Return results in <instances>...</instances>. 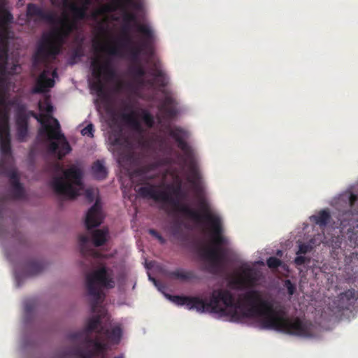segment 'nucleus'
I'll return each mask as SVG.
<instances>
[{
  "instance_id": "9",
  "label": "nucleus",
  "mask_w": 358,
  "mask_h": 358,
  "mask_svg": "<svg viewBox=\"0 0 358 358\" xmlns=\"http://www.w3.org/2000/svg\"><path fill=\"white\" fill-rule=\"evenodd\" d=\"M129 73L140 87L145 85L152 87L155 84H157L159 87H165L168 85V78L166 74L158 66L157 64H155L154 66L151 69L150 75L154 77V79L152 80H145L144 79L145 70L139 63H135V64L129 66Z\"/></svg>"
},
{
  "instance_id": "37",
  "label": "nucleus",
  "mask_w": 358,
  "mask_h": 358,
  "mask_svg": "<svg viewBox=\"0 0 358 358\" xmlns=\"http://www.w3.org/2000/svg\"><path fill=\"white\" fill-rule=\"evenodd\" d=\"M39 109L50 114L53 111V106L49 99H45L43 103H39Z\"/></svg>"
},
{
  "instance_id": "11",
  "label": "nucleus",
  "mask_w": 358,
  "mask_h": 358,
  "mask_svg": "<svg viewBox=\"0 0 358 358\" xmlns=\"http://www.w3.org/2000/svg\"><path fill=\"white\" fill-rule=\"evenodd\" d=\"M112 144L115 146L119 152L121 161L129 165H138L140 164L142 155L134 150L133 143L131 140L123 136L120 133L110 136Z\"/></svg>"
},
{
  "instance_id": "61",
  "label": "nucleus",
  "mask_w": 358,
  "mask_h": 358,
  "mask_svg": "<svg viewBox=\"0 0 358 358\" xmlns=\"http://www.w3.org/2000/svg\"><path fill=\"white\" fill-rule=\"evenodd\" d=\"M113 358H124V357L122 355H118V356L114 357Z\"/></svg>"
},
{
  "instance_id": "2",
  "label": "nucleus",
  "mask_w": 358,
  "mask_h": 358,
  "mask_svg": "<svg viewBox=\"0 0 358 358\" xmlns=\"http://www.w3.org/2000/svg\"><path fill=\"white\" fill-rule=\"evenodd\" d=\"M168 133L176 141L178 148L184 154L185 162L189 164V173L187 180L192 184L199 198V207L203 214L190 208L187 204L180 203L178 200L174 199L169 192L159 189L153 185L148 184L141 187L138 189L137 192L143 198L152 199L156 202L172 205L176 211L182 213L196 222L206 221L210 224L212 231L213 247L201 248L200 255L209 262L205 270L215 273L222 267L225 259V251L222 246L227 243V238L222 235L221 220L219 216L210 213V206L203 196V189L201 184V176L194 160V150L186 141L189 137L188 132L180 127H175L173 128L169 127Z\"/></svg>"
},
{
  "instance_id": "17",
  "label": "nucleus",
  "mask_w": 358,
  "mask_h": 358,
  "mask_svg": "<svg viewBox=\"0 0 358 358\" xmlns=\"http://www.w3.org/2000/svg\"><path fill=\"white\" fill-rule=\"evenodd\" d=\"M28 116L23 110L16 114L17 138L19 141H25L28 134Z\"/></svg>"
},
{
  "instance_id": "29",
  "label": "nucleus",
  "mask_w": 358,
  "mask_h": 358,
  "mask_svg": "<svg viewBox=\"0 0 358 358\" xmlns=\"http://www.w3.org/2000/svg\"><path fill=\"white\" fill-rule=\"evenodd\" d=\"M183 223L179 219L173 220L169 228L171 234L176 239L182 240L184 238L182 231Z\"/></svg>"
},
{
  "instance_id": "26",
  "label": "nucleus",
  "mask_w": 358,
  "mask_h": 358,
  "mask_svg": "<svg viewBox=\"0 0 358 358\" xmlns=\"http://www.w3.org/2000/svg\"><path fill=\"white\" fill-rule=\"evenodd\" d=\"M108 229H94L92 231V239L94 246H102L107 241Z\"/></svg>"
},
{
  "instance_id": "3",
  "label": "nucleus",
  "mask_w": 358,
  "mask_h": 358,
  "mask_svg": "<svg viewBox=\"0 0 358 358\" xmlns=\"http://www.w3.org/2000/svg\"><path fill=\"white\" fill-rule=\"evenodd\" d=\"M115 281L111 274H109L106 266H101L86 276V288L87 294L91 297L90 304L91 312L94 315L90 317L87 322L85 329L82 331L75 332L70 335L72 340H80L83 337L95 331L102 334L104 327L101 325V320L105 317L106 310L101 306L105 295L101 288H113Z\"/></svg>"
},
{
  "instance_id": "39",
  "label": "nucleus",
  "mask_w": 358,
  "mask_h": 358,
  "mask_svg": "<svg viewBox=\"0 0 358 358\" xmlns=\"http://www.w3.org/2000/svg\"><path fill=\"white\" fill-rule=\"evenodd\" d=\"M172 192L174 195L179 198H185L187 196L186 192L182 189L180 184H178L176 187L172 188Z\"/></svg>"
},
{
  "instance_id": "21",
  "label": "nucleus",
  "mask_w": 358,
  "mask_h": 358,
  "mask_svg": "<svg viewBox=\"0 0 358 358\" xmlns=\"http://www.w3.org/2000/svg\"><path fill=\"white\" fill-rule=\"evenodd\" d=\"M10 182L11 185V194L15 199H21L24 196V190L20 182V178L15 171L10 174Z\"/></svg>"
},
{
  "instance_id": "23",
  "label": "nucleus",
  "mask_w": 358,
  "mask_h": 358,
  "mask_svg": "<svg viewBox=\"0 0 358 358\" xmlns=\"http://www.w3.org/2000/svg\"><path fill=\"white\" fill-rule=\"evenodd\" d=\"M80 252L85 257H98L99 253L94 248L89 245V236L85 234L79 236Z\"/></svg>"
},
{
  "instance_id": "36",
  "label": "nucleus",
  "mask_w": 358,
  "mask_h": 358,
  "mask_svg": "<svg viewBox=\"0 0 358 358\" xmlns=\"http://www.w3.org/2000/svg\"><path fill=\"white\" fill-rule=\"evenodd\" d=\"M13 20V15L10 12L6 9L0 10V23L1 24H6L10 22Z\"/></svg>"
},
{
  "instance_id": "8",
  "label": "nucleus",
  "mask_w": 358,
  "mask_h": 358,
  "mask_svg": "<svg viewBox=\"0 0 358 358\" xmlns=\"http://www.w3.org/2000/svg\"><path fill=\"white\" fill-rule=\"evenodd\" d=\"M137 31L143 36L139 44L134 45L133 41L131 43H127L122 38L124 43H120L121 46L132 45L129 48V53L134 63H139L141 55H152L154 52L155 34L151 27L147 24H138Z\"/></svg>"
},
{
  "instance_id": "5",
  "label": "nucleus",
  "mask_w": 358,
  "mask_h": 358,
  "mask_svg": "<svg viewBox=\"0 0 358 358\" xmlns=\"http://www.w3.org/2000/svg\"><path fill=\"white\" fill-rule=\"evenodd\" d=\"M60 27L55 29L50 36H43L37 47L36 58L47 63L54 59L61 52V47L76 29V22L70 21L65 15L59 21Z\"/></svg>"
},
{
  "instance_id": "32",
  "label": "nucleus",
  "mask_w": 358,
  "mask_h": 358,
  "mask_svg": "<svg viewBox=\"0 0 358 358\" xmlns=\"http://www.w3.org/2000/svg\"><path fill=\"white\" fill-rule=\"evenodd\" d=\"M252 269L250 268H245L243 269V276L239 278L235 281V283L238 285H244L246 284V282H251L252 281Z\"/></svg>"
},
{
  "instance_id": "51",
  "label": "nucleus",
  "mask_w": 358,
  "mask_h": 358,
  "mask_svg": "<svg viewBox=\"0 0 358 358\" xmlns=\"http://www.w3.org/2000/svg\"><path fill=\"white\" fill-rule=\"evenodd\" d=\"M51 4L55 6H58L59 5V0H51Z\"/></svg>"
},
{
  "instance_id": "16",
  "label": "nucleus",
  "mask_w": 358,
  "mask_h": 358,
  "mask_svg": "<svg viewBox=\"0 0 358 358\" xmlns=\"http://www.w3.org/2000/svg\"><path fill=\"white\" fill-rule=\"evenodd\" d=\"M27 16L29 19H34V21L40 20L52 22L55 18L52 13L45 12L41 6L33 3L27 4Z\"/></svg>"
},
{
  "instance_id": "7",
  "label": "nucleus",
  "mask_w": 358,
  "mask_h": 358,
  "mask_svg": "<svg viewBox=\"0 0 358 358\" xmlns=\"http://www.w3.org/2000/svg\"><path fill=\"white\" fill-rule=\"evenodd\" d=\"M36 119L41 123L42 127L39 129V134L47 136L48 139L52 140L48 145V152L53 155H57L59 159H62L67 154L71 151L70 144L67 141L64 135L61 131L60 124L58 120L48 115V119L52 118L54 126L48 123V120H44L43 115H35Z\"/></svg>"
},
{
  "instance_id": "45",
  "label": "nucleus",
  "mask_w": 358,
  "mask_h": 358,
  "mask_svg": "<svg viewBox=\"0 0 358 358\" xmlns=\"http://www.w3.org/2000/svg\"><path fill=\"white\" fill-rule=\"evenodd\" d=\"M35 308V303L32 301H28L24 303V311L29 314L31 313Z\"/></svg>"
},
{
  "instance_id": "19",
  "label": "nucleus",
  "mask_w": 358,
  "mask_h": 358,
  "mask_svg": "<svg viewBox=\"0 0 358 358\" xmlns=\"http://www.w3.org/2000/svg\"><path fill=\"white\" fill-rule=\"evenodd\" d=\"M63 5L64 7L69 8L71 10L73 14V19L70 20V21H74L76 22V29L77 22L78 20H85L87 17V6H78L74 3H71L69 0H63Z\"/></svg>"
},
{
  "instance_id": "10",
  "label": "nucleus",
  "mask_w": 358,
  "mask_h": 358,
  "mask_svg": "<svg viewBox=\"0 0 358 358\" xmlns=\"http://www.w3.org/2000/svg\"><path fill=\"white\" fill-rule=\"evenodd\" d=\"M91 68L92 76L96 79L91 84V88L96 90L98 94H102L104 87L101 78L103 77L108 80H113L116 77V72L109 59L102 63L98 58H94L91 62Z\"/></svg>"
},
{
  "instance_id": "4",
  "label": "nucleus",
  "mask_w": 358,
  "mask_h": 358,
  "mask_svg": "<svg viewBox=\"0 0 358 358\" xmlns=\"http://www.w3.org/2000/svg\"><path fill=\"white\" fill-rule=\"evenodd\" d=\"M8 43L6 40L0 39V150L3 155L11 153L10 135L9 128V112L6 100V79L7 73L14 74L20 69L17 64H13L9 72L8 69Z\"/></svg>"
},
{
  "instance_id": "31",
  "label": "nucleus",
  "mask_w": 358,
  "mask_h": 358,
  "mask_svg": "<svg viewBox=\"0 0 358 358\" xmlns=\"http://www.w3.org/2000/svg\"><path fill=\"white\" fill-rule=\"evenodd\" d=\"M26 268L28 275H34L43 270L44 264L41 262L30 261L27 264Z\"/></svg>"
},
{
  "instance_id": "54",
  "label": "nucleus",
  "mask_w": 358,
  "mask_h": 358,
  "mask_svg": "<svg viewBox=\"0 0 358 358\" xmlns=\"http://www.w3.org/2000/svg\"><path fill=\"white\" fill-rule=\"evenodd\" d=\"M3 169H4V164L2 162H0V173H3Z\"/></svg>"
},
{
  "instance_id": "43",
  "label": "nucleus",
  "mask_w": 358,
  "mask_h": 358,
  "mask_svg": "<svg viewBox=\"0 0 358 358\" xmlns=\"http://www.w3.org/2000/svg\"><path fill=\"white\" fill-rule=\"evenodd\" d=\"M124 3L127 6L132 7L136 10H140L142 9V3L139 1H137L136 0H132V1H127Z\"/></svg>"
},
{
  "instance_id": "60",
  "label": "nucleus",
  "mask_w": 358,
  "mask_h": 358,
  "mask_svg": "<svg viewBox=\"0 0 358 358\" xmlns=\"http://www.w3.org/2000/svg\"><path fill=\"white\" fill-rule=\"evenodd\" d=\"M101 13V10H98V11H96V12L94 14V17L97 16V15H98L99 14H100Z\"/></svg>"
},
{
  "instance_id": "34",
  "label": "nucleus",
  "mask_w": 358,
  "mask_h": 358,
  "mask_svg": "<svg viewBox=\"0 0 358 358\" xmlns=\"http://www.w3.org/2000/svg\"><path fill=\"white\" fill-rule=\"evenodd\" d=\"M156 168V165L155 164H149L141 167L137 168L134 171V175L139 177H144L145 174L149 173L150 171L154 170Z\"/></svg>"
},
{
  "instance_id": "47",
  "label": "nucleus",
  "mask_w": 358,
  "mask_h": 358,
  "mask_svg": "<svg viewBox=\"0 0 358 358\" xmlns=\"http://www.w3.org/2000/svg\"><path fill=\"white\" fill-rule=\"evenodd\" d=\"M285 286L287 289V292L289 295H292L295 291V287L294 285L291 282L290 280H287L285 281Z\"/></svg>"
},
{
  "instance_id": "50",
  "label": "nucleus",
  "mask_w": 358,
  "mask_h": 358,
  "mask_svg": "<svg viewBox=\"0 0 358 358\" xmlns=\"http://www.w3.org/2000/svg\"><path fill=\"white\" fill-rule=\"evenodd\" d=\"M123 87H124V83L122 82H119L117 85V90L118 91H120L123 89Z\"/></svg>"
},
{
  "instance_id": "25",
  "label": "nucleus",
  "mask_w": 358,
  "mask_h": 358,
  "mask_svg": "<svg viewBox=\"0 0 358 358\" xmlns=\"http://www.w3.org/2000/svg\"><path fill=\"white\" fill-rule=\"evenodd\" d=\"M169 277L173 279L181 280H190L197 278V276L192 271H185L182 268H178L175 271H171L168 274Z\"/></svg>"
},
{
  "instance_id": "44",
  "label": "nucleus",
  "mask_w": 358,
  "mask_h": 358,
  "mask_svg": "<svg viewBox=\"0 0 358 358\" xmlns=\"http://www.w3.org/2000/svg\"><path fill=\"white\" fill-rule=\"evenodd\" d=\"M309 261V258L299 255L294 259V264H296V266H302L305 263L308 262Z\"/></svg>"
},
{
  "instance_id": "18",
  "label": "nucleus",
  "mask_w": 358,
  "mask_h": 358,
  "mask_svg": "<svg viewBox=\"0 0 358 358\" xmlns=\"http://www.w3.org/2000/svg\"><path fill=\"white\" fill-rule=\"evenodd\" d=\"M175 103V100L171 95L165 94L159 106V110L166 119L171 120L177 115Z\"/></svg>"
},
{
  "instance_id": "63",
  "label": "nucleus",
  "mask_w": 358,
  "mask_h": 358,
  "mask_svg": "<svg viewBox=\"0 0 358 358\" xmlns=\"http://www.w3.org/2000/svg\"><path fill=\"white\" fill-rule=\"evenodd\" d=\"M92 358H95V357H92Z\"/></svg>"
},
{
  "instance_id": "6",
  "label": "nucleus",
  "mask_w": 358,
  "mask_h": 358,
  "mask_svg": "<svg viewBox=\"0 0 358 358\" xmlns=\"http://www.w3.org/2000/svg\"><path fill=\"white\" fill-rule=\"evenodd\" d=\"M82 178V171L76 166H71L64 171L63 176L54 177L50 185L57 195L74 199L84 188Z\"/></svg>"
},
{
  "instance_id": "56",
  "label": "nucleus",
  "mask_w": 358,
  "mask_h": 358,
  "mask_svg": "<svg viewBox=\"0 0 358 358\" xmlns=\"http://www.w3.org/2000/svg\"><path fill=\"white\" fill-rule=\"evenodd\" d=\"M120 3H124L127 1H132V0H117Z\"/></svg>"
},
{
  "instance_id": "52",
  "label": "nucleus",
  "mask_w": 358,
  "mask_h": 358,
  "mask_svg": "<svg viewBox=\"0 0 358 358\" xmlns=\"http://www.w3.org/2000/svg\"><path fill=\"white\" fill-rule=\"evenodd\" d=\"M159 145H169V143L166 142V140L164 139H161L159 141Z\"/></svg>"
},
{
  "instance_id": "28",
  "label": "nucleus",
  "mask_w": 358,
  "mask_h": 358,
  "mask_svg": "<svg viewBox=\"0 0 358 358\" xmlns=\"http://www.w3.org/2000/svg\"><path fill=\"white\" fill-rule=\"evenodd\" d=\"M92 172L93 176L96 179L99 180L106 178L108 173L106 168L101 160H96L93 163L92 166Z\"/></svg>"
},
{
  "instance_id": "53",
  "label": "nucleus",
  "mask_w": 358,
  "mask_h": 358,
  "mask_svg": "<svg viewBox=\"0 0 358 358\" xmlns=\"http://www.w3.org/2000/svg\"><path fill=\"white\" fill-rule=\"evenodd\" d=\"M91 0H84L82 6H86L87 7L90 5Z\"/></svg>"
},
{
  "instance_id": "58",
  "label": "nucleus",
  "mask_w": 358,
  "mask_h": 358,
  "mask_svg": "<svg viewBox=\"0 0 358 358\" xmlns=\"http://www.w3.org/2000/svg\"><path fill=\"white\" fill-rule=\"evenodd\" d=\"M17 236L19 238V239L22 240L23 238V235L20 233L16 234Z\"/></svg>"
},
{
  "instance_id": "1",
  "label": "nucleus",
  "mask_w": 358,
  "mask_h": 358,
  "mask_svg": "<svg viewBox=\"0 0 358 358\" xmlns=\"http://www.w3.org/2000/svg\"><path fill=\"white\" fill-rule=\"evenodd\" d=\"M166 296L178 306H185L188 310H196L199 313L229 314L233 322H241L245 319L258 318L264 329L302 337L312 335L310 324L297 317H288L282 308H274L257 290L245 292L240 296L237 302L233 294L225 289L213 290L208 301L199 296L170 294H166Z\"/></svg>"
},
{
  "instance_id": "35",
  "label": "nucleus",
  "mask_w": 358,
  "mask_h": 358,
  "mask_svg": "<svg viewBox=\"0 0 358 358\" xmlns=\"http://www.w3.org/2000/svg\"><path fill=\"white\" fill-rule=\"evenodd\" d=\"M101 51L106 52L111 56H122V52L120 45L101 46Z\"/></svg>"
},
{
  "instance_id": "13",
  "label": "nucleus",
  "mask_w": 358,
  "mask_h": 358,
  "mask_svg": "<svg viewBox=\"0 0 358 358\" xmlns=\"http://www.w3.org/2000/svg\"><path fill=\"white\" fill-rule=\"evenodd\" d=\"M338 220L340 222L339 227L341 232H346L352 234L349 237L350 240L355 239L353 236H356L358 231H355L356 228H358V213H353L351 210H348L339 213ZM355 245H358V240L357 238L355 241Z\"/></svg>"
},
{
  "instance_id": "59",
  "label": "nucleus",
  "mask_w": 358,
  "mask_h": 358,
  "mask_svg": "<svg viewBox=\"0 0 358 358\" xmlns=\"http://www.w3.org/2000/svg\"><path fill=\"white\" fill-rule=\"evenodd\" d=\"M150 279H151L154 282L155 285L158 287L157 281L155 279L151 278L150 277Z\"/></svg>"
},
{
  "instance_id": "24",
  "label": "nucleus",
  "mask_w": 358,
  "mask_h": 358,
  "mask_svg": "<svg viewBox=\"0 0 358 358\" xmlns=\"http://www.w3.org/2000/svg\"><path fill=\"white\" fill-rule=\"evenodd\" d=\"M121 117L122 120L134 131L139 133L143 131L141 124L137 118L136 114L134 110L129 113H122L121 115Z\"/></svg>"
},
{
  "instance_id": "40",
  "label": "nucleus",
  "mask_w": 358,
  "mask_h": 358,
  "mask_svg": "<svg viewBox=\"0 0 358 358\" xmlns=\"http://www.w3.org/2000/svg\"><path fill=\"white\" fill-rule=\"evenodd\" d=\"M94 125L92 124H89L85 128L81 130V134L83 136H87L89 137H93L94 136Z\"/></svg>"
},
{
  "instance_id": "38",
  "label": "nucleus",
  "mask_w": 358,
  "mask_h": 358,
  "mask_svg": "<svg viewBox=\"0 0 358 358\" xmlns=\"http://www.w3.org/2000/svg\"><path fill=\"white\" fill-rule=\"evenodd\" d=\"M266 264L270 268L275 269L278 268L282 264V262L277 257H271L267 259Z\"/></svg>"
},
{
  "instance_id": "14",
  "label": "nucleus",
  "mask_w": 358,
  "mask_h": 358,
  "mask_svg": "<svg viewBox=\"0 0 358 358\" xmlns=\"http://www.w3.org/2000/svg\"><path fill=\"white\" fill-rule=\"evenodd\" d=\"M84 342L89 345H92L93 348L87 352H84L80 348H76L73 350L69 355L76 356L78 358H92L95 357V356H99L101 354H104L107 351V344L101 342L98 338L94 339L86 336Z\"/></svg>"
},
{
  "instance_id": "12",
  "label": "nucleus",
  "mask_w": 358,
  "mask_h": 358,
  "mask_svg": "<svg viewBox=\"0 0 358 358\" xmlns=\"http://www.w3.org/2000/svg\"><path fill=\"white\" fill-rule=\"evenodd\" d=\"M57 77V68L52 69L51 66H47L36 79L32 92L34 94H41L48 92L50 88L54 87L55 78Z\"/></svg>"
},
{
  "instance_id": "55",
  "label": "nucleus",
  "mask_w": 358,
  "mask_h": 358,
  "mask_svg": "<svg viewBox=\"0 0 358 358\" xmlns=\"http://www.w3.org/2000/svg\"><path fill=\"white\" fill-rule=\"evenodd\" d=\"M96 357H99V358H107V355H106V352L104 354H101V355L96 356Z\"/></svg>"
},
{
  "instance_id": "49",
  "label": "nucleus",
  "mask_w": 358,
  "mask_h": 358,
  "mask_svg": "<svg viewBox=\"0 0 358 358\" xmlns=\"http://www.w3.org/2000/svg\"><path fill=\"white\" fill-rule=\"evenodd\" d=\"M86 196L88 199L92 201L93 200V192L90 189H87L85 192Z\"/></svg>"
},
{
  "instance_id": "20",
  "label": "nucleus",
  "mask_w": 358,
  "mask_h": 358,
  "mask_svg": "<svg viewBox=\"0 0 358 358\" xmlns=\"http://www.w3.org/2000/svg\"><path fill=\"white\" fill-rule=\"evenodd\" d=\"M356 300L355 290L348 289L339 294L338 297V306L341 310H348Z\"/></svg>"
},
{
  "instance_id": "62",
  "label": "nucleus",
  "mask_w": 358,
  "mask_h": 358,
  "mask_svg": "<svg viewBox=\"0 0 358 358\" xmlns=\"http://www.w3.org/2000/svg\"><path fill=\"white\" fill-rule=\"evenodd\" d=\"M281 252H282L281 251H278V255L281 254Z\"/></svg>"
},
{
  "instance_id": "42",
  "label": "nucleus",
  "mask_w": 358,
  "mask_h": 358,
  "mask_svg": "<svg viewBox=\"0 0 358 358\" xmlns=\"http://www.w3.org/2000/svg\"><path fill=\"white\" fill-rule=\"evenodd\" d=\"M312 249V247L308 244L306 243H301L299 246V250L296 252V255H301V254H306L307 252H310Z\"/></svg>"
},
{
  "instance_id": "33",
  "label": "nucleus",
  "mask_w": 358,
  "mask_h": 358,
  "mask_svg": "<svg viewBox=\"0 0 358 358\" xmlns=\"http://www.w3.org/2000/svg\"><path fill=\"white\" fill-rule=\"evenodd\" d=\"M141 117L148 128H152L155 124V118L153 115L147 110H141Z\"/></svg>"
},
{
  "instance_id": "46",
  "label": "nucleus",
  "mask_w": 358,
  "mask_h": 358,
  "mask_svg": "<svg viewBox=\"0 0 358 358\" xmlns=\"http://www.w3.org/2000/svg\"><path fill=\"white\" fill-rule=\"evenodd\" d=\"M357 200L358 196L356 194L352 193L350 194V195L348 196V203L350 208L353 207V206L357 201Z\"/></svg>"
},
{
  "instance_id": "41",
  "label": "nucleus",
  "mask_w": 358,
  "mask_h": 358,
  "mask_svg": "<svg viewBox=\"0 0 358 358\" xmlns=\"http://www.w3.org/2000/svg\"><path fill=\"white\" fill-rule=\"evenodd\" d=\"M149 234L156 238L161 244H164L166 243V239L157 230L150 229H149Z\"/></svg>"
},
{
  "instance_id": "57",
  "label": "nucleus",
  "mask_w": 358,
  "mask_h": 358,
  "mask_svg": "<svg viewBox=\"0 0 358 358\" xmlns=\"http://www.w3.org/2000/svg\"><path fill=\"white\" fill-rule=\"evenodd\" d=\"M127 87L129 90H132L134 86H133V85L131 83H128V84H127Z\"/></svg>"
},
{
  "instance_id": "22",
  "label": "nucleus",
  "mask_w": 358,
  "mask_h": 358,
  "mask_svg": "<svg viewBox=\"0 0 358 358\" xmlns=\"http://www.w3.org/2000/svg\"><path fill=\"white\" fill-rule=\"evenodd\" d=\"M123 22L124 27L122 28V39L127 43H131L132 42V38L131 36L129 34V29L130 27V24L131 22H135L136 26H138L137 17L136 14L129 12H125L123 15Z\"/></svg>"
},
{
  "instance_id": "15",
  "label": "nucleus",
  "mask_w": 358,
  "mask_h": 358,
  "mask_svg": "<svg viewBox=\"0 0 358 358\" xmlns=\"http://www.w3.org/2000/svg\"><path fill=\"white\" fill-rule=\"evenodd\" d=\"M101 206L98 200L89 209L85 218V226L88 230L99 227L102 222Z\"/></svg>"
},
{
  "instance_id": "30",
  "label": "nucleus",
  "mask_w": 358,
  "mask_h": 358,
  "mask_svg": "<svg viewBox=\"0 0 358 358\" xmlns=\"http://www.w3.org/2000/svg\"><path fill=\"white\" fill-rule=\"evenodd\" d=\"M122 329L120 326L114 327L111 330L106 329L102 334H105L108 340L113 344H118L122 337Z\"/></svg>"
},
{
  "instance_id": "48",
  "label": "nucleus",
  "mask_w": 358,
  "mask_h": 358,
  "mask_svg": "<svg viewBox=\"0 0 358 358\" xmlns=\"http://www.w3.org/2000/svg\"><path fill=\"white\" fill-rule=\"evenodd\" d=\"M5 199L4 198H1L0 199V218L3 216V210L4 208Z\"/></svg>"
},
{
  "instance_id": "27",
  "label": "nucleus",
  "mask_w": 358,
  "mask_h": 358,
  "mask_svg": "<svg viewBox=\"0 0 358 358\" xmlns=\"http://www.w3.org/2000/svg\"><path fill=\"white\" fill-rule=\"evenodd\" d=\"M310 219L320 227H324L329 222L331 215L328 210H322L317 215H312Z\"/></svg>"
}]
</instances>
